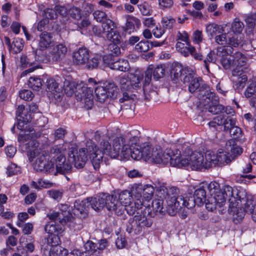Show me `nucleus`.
<instances>
[{
    "instance_id": "f257e3e1",
    "label": "nucleus",
    "mask_w": 256,
    "mask_h": 256,
    "mask_svg": "<svg viewBox=\"0 0 256 256\" xmlns=\"http://www.w3.org/2000/svg\"><path fill=\"white\" fill-rule=\"evenodd\" d=\"M138 140L137 136L132 135V133L128 134L124 136L114 138L112 149L108 142L103 140L100 144V150L96 148L95 144L92 140L88 141L86 148H84L87 159L89 156L92 164H94L101 160L104 154L113 158H116L119 156L121 158H128L130 150L128 142H131V144L132 145L136 144ZM94 166L96 169V167H98V165H94Z\"/></svg>"
},
{
    "instance_id": "f03ea898",
    "label": "nucleus",
    "mask_w": 256,
    "mask_h": 256,
    "mask_svg": "<svg viewBox=\"0 0 256 256\" xmlns=\"http://www.w3.org/2000/svg\"><path fill=\"white\" fill-rule=\"evenodd\" d=\"M66 150L60 146H54L50 149V158H54L56 172L65 174L70 172L72 163L76 168H82L87 161V156L84 148L78 150L76 148L72 147L69 149L68 158L66 160L63 152Z\"/></svg>"
},
{
    "instance_id": "7ed1b4c3",
    "label": "nucleus",
    "mask_w": 256,
    "mask_h": 256,
    "mask_svg": "<svg viewBox=\"0 0 256 256\" xmlns=\"http://www.w3.org/2000/svg\"><path fill=\"white\" fill-rule=\"evenodd\" d=\"M207 200L206 192L202 185L195 190L193 197H184L183 196H176L168 194L166 198V210L169 215L174 216L182 206L191 208L196 204L200 206Z\"/></svg>"
},
{
    "instance_id": "20e7f679",
    "label": "nucleus",
    "mask_w": 256,
    "mask_h": 256,
    "mask_svg": "<svg viewBox=\"0 0 256 256\" xmlns=\"http://www.w3.org/2000/svg\"><path fill=\"white\" fill-rule=\"evenodd\" d=\"M182 152L178 150V154L172 159L171 166L182 168L190 166L192 170H204V154L198 151H192L189 144L184 143L182 146Z\"/></svg>"
},
{
    "instance_id": "39448f33",
    "label": "nucleus",
    "mask_w": 256,
    "mask_h": 256,
    "mask_svg": "<svg viewBox=\"0 0 256 256\" xmlns=\"http://www.w3.org/2000/svg\"><path fill=\"white\" fill-rule=\"evenodd\" d=\"M220 190L230 203L228 210L229 214L232 215L234 220L238 222L242 220L244 216V212L241 209H238L239 202L241 200L238 190H234L232 186L228 185L224 186L222 189Z\"/></svg>"
},
{
    "instance_id": "423d86ee",
    "label": "nucleus",
    "mask_w": 256,
    "mask_h": 256,
    "mask_svg": "<svg viewBox=\"0 0 256 256\" xmlns=\"http://www.w3.org/2000/svg\"><path fill=\"white\" fill-rule=\"evenodd\" d=\"M199 100H200V103L205 106L206 109L214 114L220 112L222 113L221 114H224L228 115V114L231 113L227 112L226 108H225L223 106L218 104V98L210 90L202 89Z\"/></svg>"
},
{
    "instance_id": "0eeeda50",
    "label": "nucleus",
    "mask_w": 256,
    "mask_h": 256,
    "mask_svg": "<svg viewBox=\"0 0 256 256\" xmlns=\"http://www.w3.org/2000/svg\"><path fill=\"white\" fill-rule=\"evenodd\" d=\"M164 66L162 64H158L155 68L152 65L148 66L145 72L144 81L142 89L146 100H150L152 97L156 96L157 94L155 90H151L150 84L152 74H153V76L154 79L158 80L164 76Z\"/></svg>"
},
{
    "instance_id": "6e6552de",
    "label": "nucleus",
    "mask_w": 256,
    "mask_h": 256,
    "mask_svg": "<svg viewBox=\"0 0 256 256\" xmlns=\"http://www.w3.org/2000/svg\"><path fill=\"white\" fill-rule=\"evenodd\" d=\"M136 144H131V142H128V158L130 156L133 159L139 160L143 158L144 160H150L152 150L148 142L144 143L142 145L138 144V137Z\"/></svg>"
},
{
    "instance_id": "1a4fd4ad",
    "label": "nucleus",
    "mask_w": 256,
    "mask_h": 256,
    "mask_svg": "<svg viewBox=\"0 0 256 256\" xmlns=\"http://www.w3.org/2000/svg\"><path fill=\"white\" fill-rule=\"evenodd\" d=\"M178 152V150H176L174 152L172 150L168 149L164 152L161 147L156 146L152 149L150 160L157 164H166L170 162L171 164L172 159L175 158Z\"/></svg>"
},
{
    "instance_id": "9d476101",
    "label": "nucleus",
    "mask_w": 256,
    "mask_h": 256,
    "mask_svg": "<svg viewBox=\"0 0 256 256\" xmlns=\"http://www.w3.org/2000/svg\"><path fill=\"white\" fill-rule=\"evenodd\" d=\"M96 82L94 79L90 78L88 80L87 86L94 88L97 100L100 102H104L108 96H114V92L117 89L114 84H110L107 88L102 86H96Z\"/></svg>"
},
{
    "instance_id": "9b49d317",
    "label": "nucleus",
    "mask_w": 256,
    "mask_h": 256,
    "mask_svg": "<svg viewBox=\"0 0 256 256\" xmlns=\"http://www.w3.org/2000/svg\"><path fill=\"white\" fill-rule=\"evenodd\" d=\"M194 73L192 70L190 72H187L183 78L184 84H188V90L192 93L194 92H198L197 95L198 98L200 96L202 89L210 90L209 88L206 84H202L200 82L202 79L200 78H194Z\"/></svg>"
},
{
    "instance_id": "f8f14e48",
    "label": "nucleus",
    "mask_w": 256,
    "mask_h": 256,
    "mask_svg": "<svg viewBox=\"0 0 256 256\" xmlns=\"http://www.w3.org/2000/svg\"><path fill=\"white\" fill-rule=\"evenodd\" d=\"M108 246V241L105 239L101 240L98 242L88 241L84 244L85 251L82 252V256H100Z\"/></svg>"
},
{
    "instance_id": "ddd939ff",
    "label": "nucleus",
    "mask_w": 256,
    "mask_h": 256,
    "mask_svg": "<svg viewBox=\"0 0 256 256\" xmlns=\"http://www.w3.org/2000/svg\"><path fill=\"white\" fill-rule=\"evenodd\" d=\"M64 224H56V222H48L45 226V231L50 235L49 238L51 240L52 246H57L60 242V236H62L64 232Z\"/></svg>"
},
{
    "instance_id": "4468645a",
    "label": "nucleus",
    "mask_w": 256,
    "mask_h": 256,
    "mask_svg": "<svg viewBox=\"0 0 256 256\" xmlns=\"http://www.w3.org/2000/svg\"><path fill=\"white\" fill-rule=\"evenodd\" d=\"M118 82L120 89L122 92V96L119 99V102H124L132 99L133 94H132V90L130 74L120 76L118 78Z\"/></svg>"
},
{
    "instance_id": "2eb2a0df",
    "label": "nucleus",
    "mask_w": 256,
    "mask_h": 256,
    "mask_svg": "<svg viewBox=\"0 0 256 256\" xmlns=\"http://www.w3.org/2000/svg\"><path fill=\"white\" fill-rule=\"evenodd\" d=\"M28 156L30 162L32 161L34 158H36L32 164L33 168L38 172H42L44 169V166L48 159L47 157L50 158V152L42 151L38 153L37 150H34L30 152Z\"/></svg>"
},
{
    "instance_id": "dca6fc26",
    "label": "nucleus",
    "mask_w": 256,
    "mask_h": 256,
    "mask_svg": "<svg viewBox=\"0 0 256 256\" xmlns=\"http://www.w3.org/2000/svg\"><path fill=\"white\" fill-rule=\"evenodd\" d=\"M232 52V48H228L223 51L217 52L220 64L225 70L230 69L234 64V56L230 54Z\"/></svg>"
},
{
    "instance_id": "f3484780",
    "label": "nucleus",
    "mask_w": 256,
    "mask_h": 256,
    "mask_svg": "<svg viewBox=\"0 0 256 256\" xmlns=\"http://www.w3.org/2000/svg\"><path fill=\"white\" fill-rule=\"evenodd\" d=\"M227 122L228 128H224V130L228 131L234 139L240 142L242 141V132L240 128L236 126L235 120L229 116Z\"/></svg>"
},
{
    "instance_id": "a211bd4d",
    "label": "nucleus",
    "mask_w": 256,
    "mask_h": 256,
    "mask_svg": "<svg viewBox=\"0 0 256 256\" xmlns=\"http://www.w3.org/2000/svg\"><path fill=\"white\" fill-rule=\"evenodd\" d=\"M88 58L89 50L86 48H80L73 52L72 62L76 65L86 64Z\"/></svg>"
},
{
    "instance_id": "6ab92c4d",
    "label": "nucleus",
    "mask_w": 256,
    "mask_h": 256,
    "mask_svg": "<svg viewBox=\"0 0 256 256\" xmlns=\"http://www.w3.org/2000/svg\"><path fill=\"white\" fill-rule=\"evenodd\" d=\"M143 203L141 199L138 198L134 202V203H131L126 206H118V209L116 211V214L118 216L122 215L124 210H126L127 213L129 215H134L138 210H140L142 208Z\"/></svg>"
},
{
    "instance_id": "aec40b11",
    "label": "nucleus",
    "mask_w": 256,
    "mask_h": 256,
    "mask_svg": "<svg viewBox=\"0 0 256 256\" xmlns=\"http://www.w3.org/2000/svg\"><path fill=\"white\" fill-rule=\"evenodd\" d=\"M162 200H152L151 205L149 204L146 206L143 210V213L147 214V216L150 218H154L158 213L162 212Z\"/></svg>"
},
{
    "instance_id": "412c9836",
    "label": "nucleus",
    "mask_w": 256,
    "mask_h": 256,
    "mask_svg": "<svg viewBox=\"0 0 256 256\" xmlns=\"http://www.w3.org/2000/svg\"><path fill=\"white\" fill-rule=\"evenodd\" d=\"M67 205H62L61 209L62 210H64V213L58 212H52L48 214V217L51 221L55 222L58 220V222L62 224H66L70 219V214L68 211L66 210L68 208Z\"/></svg>"
},
{
    "instance_id": "4be33fe9",
    "label": "nucleus",
    "mask_w": 256,
    "mask_h": 256,
    "mask_svg": "<svg viewBox=\"0 0 256 256\" xmlns=\"http://www.w3.org/2000/svg\"><path fill=\"white\" fill-rule=\"evenodd\" d=\"M103 194L94 198H86L87 206L90 207L96 211H98L104 207Z\"/></svg>"
},
{
    "instance_id": "5701e85b",
    "label": "nucleus",
    "mask_w": 256,
    "mask_h": 256,
    "mask_svg": "<svg viewBox=\"0 0 256 256\" xmlns=\"http://www.w3.org/2000/svg\"><path fill=\"white\" fill-rule=\"evenodd\" d=\"M220 156H218L215 153L211 150H207L204 153V170L208 169L212 167V165H216L218 162L221 161L220 159Z\"/></svg>"
},
{
    "instance_id": "b1692460",
    "label": "nucleus",
    "mask_w": 256,
    "mask_h": 256,
    "mask_svg": "<svg viewBox=\"0 0 256 256\" xmlns=\"http://www.w3.org/2000/svg\"><path fill=\"white\" fill-rule=\"evenodd\" d=\"M228 117L229 116L226 114H220L215 116L212 120L210 121L208 123V125L210 128L214 130H216L218 126H224V128H228L227 121Z\"/></svg>"
},
{
    "instance_id": "393cba45",
    "label": "nucleus",
    "mask_w": 256,
    "mask_h": 256,
    "mask_svg": "<svg viewBox=\"0 0 256 256\" xmlns=\"http://www.w3.org/2000/svg\"><path fill=\"white\" fill-rule=\"evenodd\" d=\"M103 196L104 199V207L108 210L115 211L116 214V211L118 209V202L116 196L106 194H103Z\"/></svg>"
},
{
    "instance_id": "a878e982",
    "label": "nucleus",
    "mask_w": 256,
    "mask_h": 256,
    "mask_svg": "<svg viewBox=\"0 0 256 256\" xmlns=\"http://www.w3.org/2000/svg\"><path fill=\"white\" fill-rule=\"evenodd\" d=\"M67 52L66 47L62 44H59L54 46L51 53L52 59L53 61L60 60L66 55Z\"/></svg>"
},
{
    "instance_id": "bb28decb",
    "label": "nucleus",
    "mask_w": 256,
    "mask_h": 256,
    "mask_svg": "<svg viewBox=\"0 0 256 256\" xmlns=\"http://www.w3.org/2000/svg\"><path fill=\"white\" fill-rule=\"evenodd\" d=\"M241 202H239L238 208L239 210L241 209L246 212L250 214L252 216L254 212V208L256 206L255 202L252 200H248L246 198H240Z\"/></svg>"
},
{
    "instance_id": "cd10ccee",
    "label": "nucleus",
    "mask_w": 256,
    "mask_h": 256,
    "mask_svg": "<svg viewBox=\"0 0 256 256\" xmlns=\"http://www.w3.org/2000/svg\"><path fill=\"white\" fill-rule=\"evenodd\" d=\"M130 82L132 83V90H140L144 92L143 86L144 84L142 83L144 78V76L142 74L136 73L134 74H130Z\"/></svg>"
},
{
    "instance_id": "c85d7f7f",
    "label": "nucleus",
    "mask_w": 256,
    "mask_h": 256,
    "mask_svg": "<svg viewBox=\"0 0 256 256\" xmlns=\"http://www.w3.org/2000/svg\"><path fill=\"white\" fill-rule=\"evenodd\" d=\"M52 36L48 32H44L40 36L39 48L40 50L48 48L52 42Z\"/></svg>"
},
{
    "instance_id": "c756f323",
    "label": "nucleus",
    "mask_w": 256,
    "mask_h": 256,
    "mask_svg": "<svg viewBox=\"0 0 256 256\" xmlns=\"http://www.w3.org/2000/svg\"><path fill=\"white\" fill-rule=\"evenodd\" d=\"M132 195L128 190L122 192L118 196V206H126L132 202Z\"/></svg>"
},
{
    "instance_id": "7c9ffc66",
    "label": "nucleus",
    "mask_w": 256,
    "mask_h": 256,
    "mask_svg": "<svg viewBox=\"0 0 256 256\" xmlns=\"http://www.w3.org/2000/svg\"><path fill=\"white\" fill-rule=\"evenodd\" d=\"M191 71L188 68L182 69L180 66H176L172 70L171 74L174 76V80L180 79L183 82V78L187 75V72H190Z\"/></svg>"
},
{
    "instance_id": "2f4dec72",
    "label": "nucleus",
    "mask_w": 256,
    "mask_h": 256,
    "mask_svg": "<svg viewBox=\"0 0 256 256\" xmlns=\"http://www.w3.org/2000/svg\"><path fill=\"white\" fill-rule=\"evenodd\" d=\"M126 230L128 233L134 232L136 234H139L142 231L141 228L138 225V222L135 217L129 220L126 224Z\"/></svg>"
},
{
    "instance_id": "473e14b6",
    "label": "nucleus",
    "mask_w": 256,
    "mask_h": 256,
    "mask_svg": "<svg viewBox=\"0 0 256 256\" xmlns=\"http://www.w3.org/2000/svg\"><path fill=\"white\" fill-rule=\"evenodd\" d=\"M86 200H76L74 204L73 213L76 215L82 214L85 212L87 206Z\"/></svg>"
},
{
    "instance_id": "72a5a7b5",
    "label": "nucleus",
    "mask_w": 256,
    "mask_h": 256,
    "mask_svg": "<svg viewBox=\"0 0 256 256\" xmlns=\"http://www.w3.org/2000/svg\"><path fill=\"white\" fill-rule=\"evenodd\" d=\"M146 214L144 213L143 215L135 216L138 225L140 227L142 230L145 227H150L152 224V220L150 218H148Z\"/></svg>"
},
{
    "instance_id": "f704fd0d",
    "label": "nucleus",
    "mask_w": 256,
    "mask_h": 256,
    "mask_svg": "<svg viewBox=\"0 0 256 256\" xmlns=\"http://www.w3.org/2000/svg\"><path fill=\"white\" fill-rule=\"evenodd\" d=\"M140 25V20L132 16L127 20L124 30L130 34L134 30L135 26L138 28Z\"/></svg>"
},
{
    "instance_id": "c9c22d12",
    "label": "nucleus",
    "mask_w": 256,
    "mask_h": 256,
    "mask_svg": "<svg viewBox=\"0 0 256 256\" xmlns=\"http://www.w3.org/2000/svg\"><path fill=\"white\" fill-rule=\"evenodd\" d=\"M44 82L37 76H31L28 80V86L33 90L38 91Z\"/></svg>"
},
{
    "instance_id": "e433bc0d",
    "label": "nucleus",
    "mask_w": 256,
    "mask_h": 256,
    "mask_svg": "<svg viewBox=\"0 0 256 256\" xmlns=\"http://www.w3.org/2000/svg\"><path fill=\"white\" fill-rule=\"evenodd\" d=\"M129 64L128 60H116L112 64V69L122 72H126L128 70Z\"/></svg>"
},
{
    "instance_id": "4c0bfd02",
    "label": "nucleus",
    "mask_w": 256,
    "mask_h": 256,
    "mask_svg": "<svg viewBox=\"0 0 256 256\" xmlns=\"http://www.w3.org/2000/svg\"><path fill=\"white\" fill-rule=\"evenodd\" d=\"M208 198H210L211 202L214 201L220 207L222 206L226 200L220 190H217L212 196L208 197Z\"/></svg>"
},
{
    "instance_id": "58836bf2",
    "label": "nucleus",
    "mask_w": 256,
    "mask_h": 256,
    "mask_svg": "<svg viewBox=\"0 0 256 256\" xmlns=\"http://www.w3.org/2000/svg\"><path fill=\"white\" fill-rule=\"evenodd\" d=\"M86 90H88L87 96L86 94L81 96V98H84L85 106L88 108H90L93 105V96L92 93L94 91V88L92 86H86Z\"/></svg>"
},
{
    "instance_id": "ea45409f",
    "label": "nucleus",
    "mask_w": 256,
    "mask_h": 256,
    "mask_svg": "<svg viewBox=\"0 0 256 256\" xmlns=\"http://www.w3.org/2000/svg\"><path fill=\"white\" fill-rule=\"evenodd\" d=\"M77 88L73 82L66 80L64 82V90L68 96H72L76 92Z\"/></svg>"
},
{
    "instance_id": "a19ab883",
    "label": "nucleus",
    "mask_w": 256,
    "mask_h": 256,
    "mask_svg": "<svg viewBox=\"0 0 256 256\" xmlns=\"http://www.w3.org/2000/svg\"><path fill=\"white\" fill-rule=\"evenodd\" d=\"M234 87L238 90H242L248 81L246 75H242L240 77L234 79Z\"/></svg>"
},
{
    "instance_id": "79ce46f5",
    "label": "nucleus",
    "mask_w": 256,
    "mask_h": 256,
    "mask_svg": "<svg viewBox=\"0 0 256 256\" xmlns=\"http://www.w3.org/2000/svg\"><path fill=\"white\" fill-rule=\"evenodd\" d=\"M219 58L217 53L215 54L214 51H210L208 54L206 58L204 60V66L208 72H210V68L208 62L216 63Z\"/></svg>"
},
{
    "instance_id": "37998d69",
    "label": "nucleus",
    "mask_w": 256,
    "mask_h": 256,
    "mask_svg": "<svg viewBox=\"0 0 256 256\" xmlns=\"http://www.w3.org/2000/svg\"><path fill=\"white\" fill-rule=\"evenodd\" d=\"M153 45L147 40H142L136 45L135 49L139 52H146L152 48Z\"/></svg>"
},
{
    "instance_id": "c03bdc74",
    "label": "nucleus",
    "mask_w": 256,
    "mask_h": 256,
    "mask_svg": "<svg viewBox=\"0 0 256 256\" xmlns=\"http://www.w3.org/2000/svg\"><path fill=\"white\" fill-rule=\"evenodd\" d=\"M202 186L206 192L208 190V194L211 196H212L217 192V190H220L219 184L216 182H212L210 184H203Z\"/></svg>"
},
{
    "instance_id": "a18cd8bd",
    "label": "nucleus",
    "mask_w": 256,
    "mask_h": 256,
    "mask_svg": "<svg viewBox=\"0 0 256 256\" xmlns=\"http://www.w3.org/2000/svg\"><path fill=\"white\" fill-rule=\"evenodd\" d=\"M229 144H226V149L228 152H230L232 154L237 156L240 154L242 152V150L241 147L234 144V142L233 140L229 142Z\"/></svg>"
},
{
    "instance_id": "49530a36",
    "label": "nucleus",
    "mask_w": 256,
    "mask_h": 256,
    "mask_svg": "<svg viewBox=\"0 0 256 256\" xmlns=\"http://www.w3.org/2000/svg\"><path fill=\"white\" fill-rule=\"evenodd\" d=\"M102 28L104 33L107 34L113 32L116 28L115 24L110 19H106L102 22Z\"/></svg>"
},
{
    "instance_id": "de8ad7c7",
    "label": "nucleus",
    "mask_w": 256,
    "mask_h": 256,
    "mask_svg": "<svg viewBox=\"0 0 256 256\" xmlns=\"http://www.w3.org/2000/svg\"><path fill=\"white\" fill-rule=\"evenodd\" d=\"M50 158L48 157V159ZM51 159L50 161H47L46 162V164L44 166V169L42 170V172H44L46 173H51L54 174H57L58 173L56 172V164L54 161V158H50Z\"/></svg>"
},
{
    "instance_id": "09e8293b",
    "label": "nucleus",
    "mask_w": 256,
    "mask_h": 256,
    "mask_svg": "<svg viewBox=\"0 0 256 256\" xmlns=\"http://www.w3.org/2000/svg\"><path fill=\"white\" fill-rule=\"evenodd\" d=\"M46 85L48 90L54 94L55 92H58L60 90L58 84L54 78H50L48 79L46 82Z\"/></svg>"
},
{
    "instance_id": "8fccbe9b",
    "label": "nucleus",
    "mask_w": 256,
    "mask_h": 256,
    "mask_svg": "<svg viewBox=\"0 0 256 256\" xmlns=\"http://www.w3.org/2000/svg\"><path fill=\"white\" fill-rule=\"evenodd\" d=\"M162 22L164 28L170 30L176 23V20L171 16H164L162 18Z\"/></svg>"
},
{
    "instance_id": "3c124183",
    "label": "nucleus",
    "mask_w": 256,
    "mask_h": 256,
    "mask_svg": "<svg viewBox=\"0 0 256 256\" xmlns=\"http://www.w3.org/2000/svg\"><path fill=\"white\" fill-rule=\"evenodd\" d=\"M244 28V24L239 18H236L232 24V30L235 34H240Z\"/></svg>"
},
{
    "instance_id": "603ef678",
    "label": "nucleus",
    "mask_w": 256,
    "mask_h": 256,
    "mask_svg": "<svg viewBox=\"0 0 256 256\" xmlns=\"http://www.w3.org/2000/svg\"><path fill=\"white\" fill-rule=\"evenodd\" d=\"M234 64L237 63V66H242L246 64V58L244 54L240 52H236L234 54Z\"/></svg>"
},
{
    "instance_id": "864d4df0",
    "label": "nucleus",
    "mask_w": 256,
    "mask_h": 256,
    "mask_svg": "<svg viewBox=\"0 0 256 256\" xmlns=\"http://www.w3.org/2000/svg\"><path fill=\"white\" fill-rule=\"evenodd\" d=\"M107 38L112 43L120 44L121 40V36L118 32L114 30L113 32L106 34Z\"/></svg>"
},
{
    "instance_id": "5fc2aeb1",
    "label": "nucleus",
    "mask_w": 256,
    "mask_h": 256,
    "mask_svg": "<svg viewBox=\"0 0 256 256\" xmlns=\"http://www.w3.org/2000/svg\"><path fill=\"white\" fill-rule=\"evenodd\" d=\"M142 190L143 196L148 199L150 198L154 192V188L150 184L144 185Z\"/></svg>"
},
{
    "instance_id": "6e6d98bb",
    "label": "nucleus",
    "mask_w": 256,
    "mask_h": 256,
    "mask_svg": "<svg viewBox=\"0 0 256 256\" xmlns=\"http://www.w3.org/2000/svg\"><path fill=\"white\" fill-rule=\"evenodd\" d=\"M100 60V58L96 56L88 60L86 62V66L89 70H92L97 68Z\"/></svg>"
},
{
    "instance_id": "4d7b16f0",
    "label": "nucleus",
    "mask_w": 256,
    "mask_h": 256,
    "mask_svg": "<svg viewBox=\"0 0 256 256\" xmlns=\"http://www.w3.org/2000/svg\"><path fill=\"white\" fill-rule=\"evenodd\" d=\"M244 94L246 98L254 96L256 94V82H251L246 90Z\"/></svg>"
},
{
    "instance_id": "13d9d810",
    "label": "nucleus",
    "mask_w": 256,
    "mask_h": 256,
    "mask_svg": "<svg viewBox=\"0 0 256 256\" xmlns=\"http://www.w3.org/2000/svg\"><path fill=\"white\" fill-rule=\"evenodd\" d=\"M228 40L227 44L230 46V47H227L229 48H232V47L237 48L239 46H242V42L238 38L235 36H232V37H228Z\"/></svg>"
},
{
    "instance_id": "bf43d9fd",
    "label": "nucleus",
    "mask_w": 256,
    "mask_h": 256,
    "mask_svg": "<svg viewBox=\"0 0 256 256\" xmlns=\"http://www.w3.org/2000/svg\"><path fill=\"white\" fill-rule=\"evenodd\" d=\"M31 186L36 189L40 190L41 188H48L52 186V184L46 182L42 180H39L38 182L32 181Z\"/></svg>"
},
{
    "instance_id": "052dcab7",
    "label": "nucleus",
    "mask_w": 256,
    "mask_h": 256,
    "mask_svg": "<svg viewBox=\"0 0 256 256\" xmlns=\"http://www.w3.org/2000/svg\"><path fill=\"white\" fill-rule=\"evenodd\" d=\"M94 18L98 22H102L106 20L107 15L106 12L102 10H95L93 13Z\"/></svg>"
},
{
    "instance_id": "680f3d73",
    "label": "nucleus",
    "mask_w": 256,
    "mask_h": 256,
    "mask_svg": "<svg viewBox=\"0 0 256 256\" xmlns=\"http://www.w3.org/2000/svg\"><path fill=\"white\" fill-rule=\"evenodd\" d=\"M19 94L21 98L26 101L31 100L34 97L32 92L28 90H23L20 91Z\"/></svg>"
},
{
    "instance_id": "e2e57ef3",
    "label": "nucleus",
    "mask_w": 256,
    "mask_h": 256,
    "mask_svg": "<svg viewBox=\"0 0 256 256\" xmlns=\"http://www.w3.org/2000/svg\"><path fill=\"white\" fill-rule=\"evenodd\" d=\"M20 168L14 164H10L7 168V174L12 176L18 174L20 172Z\"/></svg>"
},
{
    "instance_id": "0e129e2a",
    "label": "nucleus",
    "mask_w": 256,
    "mask_h": 256,
    "mask_svg": "<svg viewBox=\"0 0 256 256\" xmlns=\"http://www.w3.org/2000/svg\"><path fill=\"white\" fill-rule=\"evenodd\" d=\"M68 13L70 16L76 20H79L81 18L82 14L80 8L76 7L71 8Z\"/></svg>"
},
{
    "instance_id": "69168bd1",
    "label": "nucleus",
    "mask_w": 256,
    "mask_h": 256,
    "mask_svg": "<svg viewBox=\"0 0 256 256\" xmlns=\"http://www.w3.org/2000/svg\"><path fill=\"white\" fill-rule=\"evenodd\" d=\"M44 16L45 18H46L48 20V19H54L57 18V14L56 10H55V8L54 9L48 8L46 9L44 11Z\"/></svg>"
},
{
    "instance_id": "338daca9",
    "label": "nucleus",
    "mask_w": 256,
    "mask_h": 256,
    "mask_svg": "<svg viewBox=\"0 0 256 256\" xmlns=\"http://www.w3.org/2000/svg\"><path fill=\"white\" fill-rule=\"evenodd\" d=\"M227 34L223 33L216 36L214 38L215 42L218 44L225 45L228 43Z\"/></svg>"
},
{
    "instance_id": "774afa93",
    "label": "nucleus",
    "mask_w": 256,
    "mask_h": 256,
    "mask_svg": "<svg viewBox=\"0 0 256 256\" xmlns=\"http://www.w3.org/2000/svg\"><path fill=\"white\" fill-rule=\"evenodd\" d=\"M118 44L110 42L108 46V50L111 53L110 54L118 55L120 53V50Z\"/></svg>"
}]
</instances>
